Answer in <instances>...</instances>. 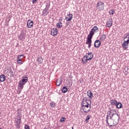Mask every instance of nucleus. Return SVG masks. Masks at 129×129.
<instances>
[{
  "label": "nucleus",
  "mask_w": 129,
  "mask_h": 129,
  "mask_svg": "<svg viewBox=\"0 0 129 129\" xmlns=\"http://www.w3.org/2000/svg\"><path fill=\"white\" fill-rule=\"evenodd\" d=\"M81 107L82 108V110L84 112H86V113H87L89 110H90V109L89 108V105L87 104H81Z\"/></svg>",
  "instance_id": "f257e3e1"
},
{
  "label": "nucleus",
  "mask_w": 129,
  "mask_h": 129,
  "mask_svg": "<svg viewBox=\"0 0 129 129\" xmlns=\"http://www.w3.org/2000/svg\"><path fill=\"white\" fill-rule=\"evenodd\" d=\"M124 42L122 43V46L124 49V50H126V49H127L128 48V43H129V39L128 38L124 39H123Z\"/></svg>",
  "instance_id": "f03ea898"
},
{
  "label": "nucleus",
  "mask_w": 129,
  "mask_h": 129,
  "mask_svg": "<svg viewBox=\"0 0 129 129\" xmlns=\"http://www.w3.org/2000/svg\"><path fill=\"white\" fill-rule=\"evenodd\" d=\"M91 60H92V56L89 57L88 55H85L82 59V61L84 64H86L88 61H91Z\"/></svg>",
  "instance_id": "7ed1b4c3"
},
{
  "label": "nucleus",
  "mask_w": 129,
  "mask_h": 129,
  "mask_svg": "<svg viewBox=\"0 0 129 129\" xmlns=\"http://www.w3.org/2000/svg\"><path fill=\"white\" fill-rule=\"evenodd\" d=\"M97 9H98L99 11H102L104 9V3L100 1L97 5Z\"/></svg>",
  "instance_id": "20e7f679"
},
{
  "label": "nucleus",
  "mask_w": 129,
  "mask_h": 129,
  "mask_svg": "<svg viewBox=\"0 0 129 129\" xmlns=\"http://www.w3.org/2000/svg\"><path fill=\"white\" fill-rule=\"evenodd\" d=\"M92 43V37L88 36L87 38V41L86 42V44H87V45H88V48L89 49L91 48Z\"/></svg>",
  "instance_id": "39448f33"
},
{
  "label": "nucleus",
  "mask_w": 129,
  "mask_h": 129,
  "mask_svg": "<svg viewBox=\"0 0 129 129\" xmlns=\"http://www.w3.org/2000/svg\"><path fill=\"white\" fill-rule=\"evenodd\" d=\"M72 19H73V14H68L67 17L65 18V20L67 22H71V21H72Z\"/></svg>",
  "instance_id": "423d86ee"
},
{
  "label": "nucleus",
  "mask_w": 129,
  "mask_h": 129,
  "mask_svg": "<svg viewBox=\"0 0 129 129\" xmlns=\"http://www.w3.org/2000/svg\"><path fill=\"white\" fill-rule=\"evenodd\" d=\"M115 115V118L114 119V120H116L117 119V121L119 120V115L116 113V114H112L110 115V119H112V117Z\"/></svg>",
  "instance_id": "0eeeda50"
},
{
  "label": "nucleus",
  "mask_w": 129,
  "mask_h": 129,
  "mask_svg": "<svg viewBox=\"0 0 129 129\" xmlns=\"http://www.w3.org/2000/svg\"><path fill=\"white\" fill-rule=\"evenodd\" d=\"M101 45V42L99 40H96L95 42L94 46L95 48H99Z\"/></svg>",
  "instance_id": "6e6552de"
},
{
  "label": "nucleus",
  "mask_w": 129,
  "mask_h": 129,
  "mask_svg": "<svg viewBox=\"0 0 129 129\" xmlns=\"http://www.w3.org/2000/svg\"><path fill=\"white\" fill-rule=\"evenodd\" d=\"M49 8L46 7L43 11H42V16L43 17H46L49 14V11H48Z\"/></svg>",
  "instance_id": "1a4fd4ad"
},
{
  "label": "nucleus",
  "mask_w": 129,
  "mask_h": 129,
  "mask_svg": "<svg viewBox=\"0 0 129 129\" xmlns=\"http://www.w3.org/2000/svg\"><path fill=\"white\" fill-rule=\"evenodd\" d=\"M51 34L52 36H57L58 34V29L53 28L51 29Z\"/></svg>",
  "instance_id": "9d476101"
},
{
  "label": "nucleus",
  "mask_w": 129,
  "mask_h": 129,
  "mask_svg": "<svg viewBox=\"0 0 129 129\" xmlns=\"http://www.w3.org/2000/svg\"><path fill=\"white\" fill-rule=\"evenodd\" d=\"M112 26V19L109 18L108 20V21L106 23V26L108 28H110V27H111Z\"/></svg>",
  "instance_id": "9b49d317"
},
{
  "label": "nucleus",
  "mask_w": 129,
  "mask_h": 129,
  "mask_svg": "<svg viewBox=\"0 0 129 129\" xmlns=\"http://www.w3.org/2000/svg\"><path fill=\"white\" fill-rule=\"evenodd\" d=\"M117 113L116 111L114 109H110L107 112V114H109V115H111V114H116Z\"/></svg>",
  "instance_id": "f8f14e48"
},
{
  "label": "nucleus",
  "mask_w": 129,
  "mask_h": 129,
  "mask_svg": "<svg viewBox=\"0 0 129 129\" xmlns=\"http://www.w3.org/2000/svg\"><path fill=\"white\" fill-rule=\"evenodd\" d=\"M87 94L90 98H93V93L91 92V91H88Z\"/></svg>",
  "instance_id": "ddd939ff"
},
{
  "label": "nucleus",
  "mask_w": 129,
  "mask_h": 129,
  "mask_svg": "<svg viewBox=\"0 0 129 129\" xmlns=\"http://www.w3.org/2000/svg\"><path fill=\"white\" fill-rule=\"evenodd\" d=\"M21 121H22V120L21 119V117L18 116L17 117V120L16 121V124L17 125V126H20V124H21Z\"/></svg>",
  "instance_id": "4468645a"
},
{
  "label": "nucleus",
  "mask_w": 129,
  "mask_h": 129,
  "mask_svg": "<svg viewBox=\"0 0 129 129\" xmlns=\"http://www.w3.org/2000/svg\"><path fill=\"white\" fill-rule=\"evenodd\" d=\"M106 119V122L107 123V124L109 125V127H110V126H112V125L109 124V122H108V119H110V115H109V114H107Z\"/></svg>",
  "instance_id": "2eb2a0df"
},
{
  "label": "nucleus",
  "mask_w": 129,
  "mask_h": 129,
  "mask_svg": "<svg viewBox=\"0 0 129 129\" xmlns=\"http://www.w3.org/2000/svg\"><path fill=\"white\" fill-rule=\"evenodd\" d=\"M107 37H106V35L105 34H103L102 35H101L100 36V38L99 40H100V41H104V40H105V39H106Z\"/></svg>",
  "instance_id": "dca6fc26"
},
{
  "label": "nucleus",
  "mask_w": 129,
  "mask_h": 129,
  "mask_svg": "<svg viewBox=\"0 0 129 129\" xmlns=\"http://www.w3.org/2000/svg\"><path fill=\"white\" fill-rule=\"evenodd\" d=\"M27 26L28 28H32V27H33V21L28 20L27 22Z\"/></svg>",
  "instance_id": "f3484780"
},
{
  "label": "nucleus",
  "mask_w": 129,
  "mask_h": 129,
  "mask_svg": "<svg viewBox=\"0 0 129 129\" xmlns=\"http://www.w3.org/2000/svg\"><path fill=\"white\" fill-rule=\"evenodd\" d=\"M25 84H26L22 81H20L19 82V86L21 88V90L23 89V88H24V85H25Z\"/></svg>",
  "instance_id": "a211bd4d"
},
{
  "label": "nucleus",
  "mask_w": 129,
  "mask_h": 129,
  "mask_svg": "<svg viewBox=\"0 0 129 129\" xmlns=\"http://www.w3.org/2000/svg\"><path fill=\"white\" fill-rule=\"evenodd\" d=\"M110 103L112 104V105H115L116 106V104H117L118 102L115 99H113L110 101Z\"/></svg>",
  "instance_id": "6ab92c4d"
},
{
  "label": "nucleus",
  "mask_w": 129,
  "mask_h": 129,
  "mask_svg": "<svg viewBox=\"0 0 129 129\" xmlns=\"http://www.w3.org/2000/svg\"><path fill=\"white\" fill-rule=\"evenodd\" d=\"M6 80V76L4 75L0 76V82H4Z\"/></svg>",
  "instance_id": "aec40b11"
},
{
  "label": "nucleus",
  "mask_w": 129,
  "mask_h": 129,
  "mask_svg": "<svg viewBox=\"0 0 129 129\" xmlns=\"http://www.w3.org/2000/svg\"><path fill=\"white\" fill-rule=\"evenodd\" d=\"M116 108H118V109H119L120 108H121V107H122V104H121V103L118 102L117 103V104H116Z\"/></svg>",
  "instance_id": "412c9836"
},
{
  "label": "nucleus",
  "mask_w": 129,
  "mask_h": 129,
  "mask_svg": "<svg viewBox=\"0 0 129 129\" xmlns=\"http://www.w3.org/2000/svg\"><path fill=\"white\" fill-rule=\"evenodd\" d=\"M62 93H66L67 91H68V89L66 87V86H63L61 90Z\"/></svg>",
  "instance_id": "4be33fe9"
},
{
  "label": "nucleus",
  "mask_w": 129,
  "mask_h": 129,
  "mask_svg": "<svg viewBox=\"0 0 129 129\" xmlns=\"http://www.w3.org/2000/svg\"><path fill=\"white\" fill-rule=\"evenodd\" d=\"M21 81L25 84L27 83V82H28V77H26L22 78Z\"/></svg>",
  "instance_id": "5701e85b"
},
{
  "label": "nucleus",
  "mask_w": 129,
  "mask_h": 129,
  "mask_svg": "<svg viewBox=\"0 0 129 129\" xmlns=\"http://www.w3.org/2000/svg\"><path fill=\"white\" fill-rule=\"evenodd\" d=\"M37 62L39 64H42L43 63V58L41 57H39L37 59Z\"/></svg>",
  "instance_id": "b1692460"
},
{
  "label": "nucleus",
  "mask_w": 129,
  "mask_h": 129,
  "mask_svg": "<svg viewBox=\"0 0 129 129\" xmlns=\"http://www.w3.org/2000/svg\"><path fill=\"white\" fill-rule=\"evenodd\" d=\"M93 35H94V32L92 30H91L89 34L88 35V37L92 38V37H93Z\"/></svg>",
  "instance_id": "393cba45"
},
{
  "label": "nucleus",
  "mask_w": 129,
  "mask_h": 129,
  "mask_svg": "<svg viewBox=\"0 0 129 129\" xmlns=\"http://www.w3.org/2000/svg\"><path fill=\"white\" fill-rule=\"evenodd\" d=\"M62 24L61 22H58L57 24H56V26L58 29H60V28H62Z\"/></svg>",
  "instance_id": "a878e982"
},
{
  "label": "nucleus",
  "mask_w": 129,
  "mask_h": 129,
  "mask_svg": "<svg viewBox=\"0 0 129 129\" xmlns=\"http://www.w3.org/2000/svg\"><path fill=\"white\" fill-rule=\"evenodd\" d=\"M123 73L125 75H126L127 73H129L128 68H125L123 71Z\"/></svg>",
  "instance_id": "bb28decb"
},
{
  "label": "nucleus",
  "mask_w": 129,
  "mask_h": 129,
  "mask_svg": "<svg viewBox=\"0 0 129 129\" xmlns=\"http://www.w3.org/2000/svg\"><path fill=\"white\" fill-rule=\"evenodd\" d=\"M87 98L84 97L81 104H87Z\"/></svg>",
  "instance_id": "cd10ccee"
},
{
  "label": "nucleus",
  "mask_w": 129,
  "mask_h": 129,
  "mask_svg": "<svg viewBox=\"0 0 129 129\" xmlns=\"http://www.w3.org/2000/svg\"><path fill=\"white\" fill-rule=\"evenodd\" d=\"M98 30V28H97V26H95L92 29L91 31H92L94 33H95L96 31H97Z\"/></svg>",
  "instance_id": "c85d7f7f"
},
{
  "label": "nucleus",
  "mask_w": 129,
  "mask_h": 129,
  "mask_svg": "<svg viewBox=\"0 0 129 129\" xmlns=\"http://www.w3.org/2000/svg\"><path fill=\"white\" fill-rule=\"evenodd\" d=\"M86 56H88L89 58H90V57H92V58H93V54L92 52H88V53H87V55H86Z\"/></svg>",
  "instance_id": "c756f323"
},
{
  "label": "nucleus",
  "mask_w": 129,
  "mask_h": 129,
  "mask_svg": "<svg viewBox=\"0 0 129 129\" xmlns=\"http://www.w3.org/2000/svg\"><path fill=\"white\" fill-rule=\"evenodd\" d=\"M114 13H115V11H114V9H112V10H111L109 11V14L110 15H114Z\"/></svg>",
  "instance_id": "7c9ffc66"
},
{
  "label": "nucleus",
  "mask_w": 129,
  "mask_h": 129,
  "mask_svg": "<svg viewBox=\"0 0 129 129\" xmlns=\"http://www.w3.org/2000/svg\"><path fill=\"white\" fill-rule=\"evenodd\" d=\"M87 104L90 106V105L91 104V101L90 99H89V100H88V99L87 98Z\"/></svg>",
  "instance_id": "2f4dec72"
},
{
  "label": "nucleus",
  "mask_w": 129,
  "mask_h": 129,
  "mask_svg": "<svg viewBox=\"0 0 129 129\" xmlns=\"http://www.w3.org/2000/svg\"><path fill=\"white\" fill-rule=\"evenodd\" d=\"M89 119H90V116L87 115L85 120L86 122H88V121H89Z\"/></svg>",
  "instance_id": "473e14b6"
},
{
  "label": "nucleus",
  "mask_w": 129,
  "mask_h": 129,
  "mask_svg": "<svg viewBox=\"0 0 129 129\" xmlns=\"http://www.w3.org/2000/svg\"><path fill=\"white\" fill-rule=\"evenodd\" d=\"M25 38V35H23L22 34H21L19 36V39L20 40H23V39H24Z\"/></svg>",
  "instance_id": "72a5a7b5"
},
{
  "label": "nucleus",
  "mask_w": 129,
  "mask_h": 129,
  "mask_svg": "<svg viewBox=\"0 0 129 129\" xmlns=\"http://www.w3.org/2000/svg\"><path fill=\"white\" fill-rule=\"evenodd\" d=\"M17 64H23V61H22V59H18L17 60Z\"/></svg>",
  "instance_id": "f704fd0d"
},
{
  "label": "nucleus",
  "mask_w": 129,
  "mask_h": 129,
  "mask_svg": "<svg viewBox=\"0 0 129 129\" xmlns=\"http://www.w3.org/2000/svg\"><path fill=\"white\" fill-rule=\"evenodd\" d=\"M65 120H66V118H65V117H61L60 118V122H64V121H65Z\"/></svg>",
  "instance_id": "c9c22d12"
},
{
  "label": "nucleus",
  "mask_w": 129,
  "mask_h": 129,
  "mask_svg": "<svg viewBox=\"0 0 129 129\" xmlns=\"http://www.w3.org/2000/svg\"><path fill=\"white\" fill-rule=\"evenodd\" d=\"M22 57H24V55H23V54H22V55H18V56L17 57V59H21V60H22Z\"/></svg>",
  "instance_id": "e433bc0d"
},
{
  "label": "nucleus",
  "mask_w": 129,
  "mask_h": 129,
  "mask_svg": "<svg viewBox=\"0 0 129 129\" xmlns=\"http://www.w3.org/2000/svg\"><path fill=\"white\" fill-rule=\"evenodd\" d=\"M24 129H30V126L28 125H25L24 127Z\"/></svg>",
  "instance_id": "4c0bfd02"
},
{
  "label": "nucleus",
  "mask_w": 129,
  "mask_h": 129,
  "mask_svg": "<svg viewBox=\"0 0 129 129\" xmlns=\"http://www.w3.org/2000/svg\"><path fill=\"white\" fill-rule=\"evenodd\" d=\"M125 39H129V34H127L126 35V37H125L124 38V40H126Z\"/></svg>",
  "instance_id": "58836bf2"
},
{
  "label": "nucleus",
  "mask_w": 129,
  "mask_h": 129,
  "mask_svg": "<svg viewBox=\"0 0 129 129\" xmlns=\"http://www.w3.org/2000/svg\"><path fill=\"white\" fill-rule=\"evenodd\" d=\"M50 105H51V106H52L53 107H54L55 105V104L54 102H52L50 103Z\"/></svg>",
  "instance_id": "ea45409f"
},
{
  "label": "nucleus",
  "mask_w": 129,
  "mask_h": 129,
  "mask_svg": "<svg viewBox=\"0 0 129 129\" xmlns=\"http://www.w3.org/2000/svg\"><path fill=\"white\" fill-rule=\"evenodd\" d=\"M70 24V22H68L66 23V26H67V27H68V26Z\"/></svg>",
  "instance_id": "a19ab883"
},
{
  "label": "nucleus",
  "mask_w": 129,
  "mask_h": 129,
  "mask_svg": "<svg viewBox=\"0 0 129 129\" xmlns=\"http://www.w3.org/2000/svg\"><path fill=\"white\" fill-rule=\"evenodd\" d=\"M35 3H37L36 1H33V4H35Z\"/></svg>",
  "instance_id": "79ce46f5"
},
{
  "label": "nucleus",
  "mask_w": 129,
  "mask_h": 129,
  "mask_svg": "<svg viewBox=\"0 0 129 129\" xmlns=\"http://www.w3.org/2000/svg\"><path fill=\"white\" fill-rule=\"evenodd\" d=\"M83 80H81L80 82V83H83Z\"/></svg>",
  "instance_id": "37998d69"
},
{
  "label": "nucleus",
  "mask_w": 129,
  "mask_h": 129,
  "mask_svg": "<svg viewBox=\"0 0 129 129\" xmlns=\"http://www.w3.org/2000/svg\"><path fill=\"white\" fill-rule=\"evenodd\" d=\"M59 22H60L61 23V22H62V19H59Z\"/></svg>",
  "instance_id": "c03bdc74"
},
{
  "label": "nucleus",
  "mask_w": 129,
  "mask_h": 129,
  "mask_svg": "<svg viewBox=\"0 0 129 129\" xmlns=\"http://www.w3.org/2000/svg\"><path fill=\"white\" fill-rule=\"evenodd\" d=\"M60 84H61V83L58 84H56V85H57V86H60Z\"/></svg>",
  "instance_id": "a18cd8bd"
},
{
  "label": "nucleus",
  "mask_w": 129,
  "mask_h": 129,
  "mask_svg": "<svg viewBox=\"0 0 129 129\" xmlns=\"http://www.w3.org/2000/svg\"><path fill=\"white\" fill-rule=\"evenodd\" d=\"M89 107H90V108L89 109H90V108H91V105L90 106L89 105Z\"/></svg>",
  "instance_id": "49530a36"
},
{
  "label": "nucleus",
  "mask_w": 129,
  "mask_h": 129,
  "mask_svg": "<svg viewBox=\"0 0 129 129\" xmlns=\"http://www.w3.org/2000/svg\"><path fill=\"white\" fill-rule=\"evenodd\" d=\"M10 21H11V19H9V21H8V22H10Z\"/></svg>",
  "instance_id": "de8ad7c7"
},
{
  "label": "nucleus",
  "mask_w": 129,
  "mask_h": 129,
  "mask_svg": "<svg viewBox=\"0 0 129 129\" xmlns=\"http://www.w3.org/2000/svg\"><path fill=\"white\" fill-rule=\"evenodd\" d=\"M88 99V100H89V99H88V98H87Z\"/></svg>",
  "instance_id": "09e8293b"
},
{
  "label": "nucleus",
  "mask_w": 129,
  "mask_h": 129,
  "mask_svg": "<svg viewBox=\"0 0 129 129\" xmlns=\"http://www.w3.org/2000/svg\"><path fill=\"white\" fill-rule=\"evenodd\" d=\"M88 59H89V57H88Z\"/></svg>",
  "instance_id": "8fccbe9b"
},
{
  "label": "nucleus",
  "mask_w": 129,
  "mask_h": 129,
  "mask_svg": "<svg viewBox=\"0 0 129 129\" xmlns=\"http://www.w3.org/2000/svg\"><path fill=\"white\" fill-rule=\"evenodd\" d=\"M0 129H2V128H0Z\"/></svg>",
  "instance_id": "3c124183"
},
{
  "label": "nucleus",
  "mask_w": 129,
  "mask_h": 129,
  "mask_svg": "<svg viewBox=\"0 0 129 129\" xmlns=\"http://www.w3.org/2000/svg\"><path fill=\"white\" fill-rule=\"evenodd\" d=\"M0 96H1V94H0Z\"/></svg>",
  "instance_id": "603ef678"
}]
</instances>
